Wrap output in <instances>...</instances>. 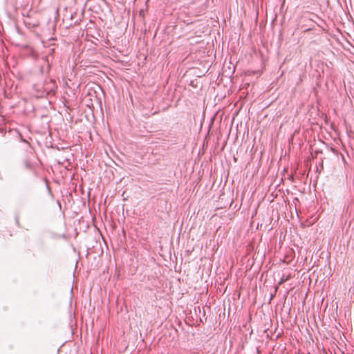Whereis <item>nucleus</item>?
<instances>
[{
	"label": "nucleus",
	"instance_id": "obj_1",
	"mask_svg": "<svg viewBox=\"0 0 354 354\" xmlns=\"http://www.w3.org/2000/svg\"><path fill=\"white\" fill-rule=\"evenodd\" d=\"M291 278H292V276L290 274H286L285 273H283V276L281 277V278L279 282V284L281 285Z\"/></svg>",
	"mask_w": 354,
	"mask_h": 354
},
{
	"label": "nucleus",
	"instance_id": "obj_2",
	"mask_svg": "<svg viewBox=\"0 0 354 354\" xmlns=\"http://www.w3.org/2000/svg\"><path fill=\"white\" fill-rule=\"evenodd\" d=\"M22 140L26 144V151L28 153H32L33 151H34V149L31 147L30 144L28 141H26V140Z\"/></svg>",
	"mask_w": 354,
	"mask_h": 354
},
{
	"label": "nucleus",
	"instance_id": "obj_3",
	"mask_svg": "<svg viewBox=\"0 0 354 354\" xmlns=\"http://www.w3.org/2000/svg\"><path fill=\"white\" fill-rule=\"evenodd\" d=\"M24 165H25V167L27 169H31L32 168V164L30 163V162L28 160H24Z\"/></svg>",
	"mask_w": 354,
	"mask_h": 354
},
{
	"label": "nucleus",
	"instance_id": "obj_4",
	"mask_svg": "<svg viewBox=\"0 0 354 354\" xmlns=\"http://www.w3.org/2000/svg\"><path fill=\"white\" fill-rule=\"evenodd\" d=\"M174 268H175V271H180V268H181V267H178V268H179V270H177V269H176V268H177V266H175Z\"/></svg>",
	"mask_w": 354,
	"mask_h": 354
},
{
	"label": "nucleus",
	"instance_id": "obj_5",
	"mask_svg": "<svg viewBox=\"0 0 354 354\" xmlns=\"http://www.w3.org/2000/svg\"><path fill=\"white\" fill-rule=\"evenodd\" d=\"M77 266H75V270H74V274L76 272V271H77Z\"/></svg>",
	"mask_w": 354,
	"mask_h": 354
},
{
	"label": "nucleus",
	"instance_id": "obj_6",
	"mask_svg": "<svg viewBox=\"0 0 354 354\" xmlns=\"http://www.w3.org/2000/svg\"><path fill=\"white\" fill-rule=\"evenodd\" d=\"M77 265H78V261H76V262H75V266H77Z\"/></svg>",
	"mask_w": 354,
	"mask_h": 354
}]
</instances>
